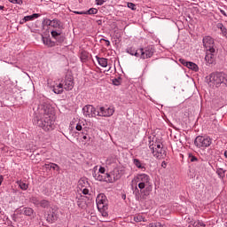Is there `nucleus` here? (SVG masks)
I'll return each instance as SVG.
<instances>
[{
  "mask_svg": "<svg viewBox=\"0 0 227 227\" xmlns=\"http://www.w3.org/2000/svg\"><path fill=\"white\" fill-rule=\"evenodd\" d=\"M82 113L85 118H95V116H98L97 109L91 105L83 106Z\"/></svg>",
  "mask_w": 227,
  "mask_h": 227,
  "instance_id": "nucleus-8",
  "label": "nucleus"
},
{
  "mask_svg": "<svg viewBox=\"0 0 227 227\" xmlns=\"http://www.w3.org/2000/svg\"><path fill=\"white\" fill-rule=\"evenodd\" d=\"M153 52H155V49L153 46H147L145 49H143V53H140V56L142 58H152L153 56Z\"/></svg>",
  "mask_w": 227,
  "mask_h": 227,
  "instance_id": "nucleus-12",
  "label": "nucleus"
},
{
  "mask_svg": "<svg viewBox=\"0 0 227 227\" xmlns=\"http://www.w3.org/2000/svg\"><path fill=\"white\" fill-rule=\"evenodd\" d=\"M161 166H162V168H166V161H163V162L161 163Z\"/></svg>",
  "mask_w": 227,
  "mask_h": 227,
  "instance_id": "nucleus-56",
  "label": "nucleus"
},
{
  "mask_svg": "<svg viewBox=\"0 0 227 227\" xmlns=\"http://www.w3.org/2000/svg\"><path fill=\"white\" fill-rule=\"evenodd\" d=\"M133 194H135L137 201H139V200H141V192H139V188H137V186H136L133 190Z\"/></svg>",
  "mask_w": 227,
  "mask_h": 227,
  "instance_id": "nucleus-22",
  "label": "nucleus"
},
{
  "mask_svg": "<svg viewBox=\"0 0 227 227\" xmlns=\"http://www.w3.org/2000/svg\"><path fill=\"white\" fill-rule=\"evenodd\" d=\"M207 82L209 86H215V88H219L221 84H224L227 87V74L224 73H212L208 79Z\"/></svg>",
  "mask_w": 227,
  "mask_h": 227,
  "instance_id": "nucleus-3",
  "label": "nucleus"
},
{
  "mask_svg": "<svg viewBox=\"0 0 227 227\" xmlns=\"http://www.w3.org/2000/svg\"><path fill=\"white\" fill-rule=\"evenodd\" d=\"M216 174L218 175V176L220 178H224V176H226V170H224L223 168H217Z\"/></svg>",
  "mask_w": 227,
  "mask_h": 227,
  "instance_id": "nucleus-27",
  "label": "nucleus"
},
{
  "mask_svg": "<svg viewBox=\"0 0 227 227\" xmlns=\"http://www.w3.org/2000/svg\"><path fill=\"white\" fill-rule=\"evenodd\" d=\"M95 2L98 6H102L106 3L104 0H95Z\"/></svg>",
  "mask_w": 227,
  "mask_h": 227,
  "instance_id": "nucleus-43",
  "label": "nucleus"
},
{
  "mask_svg": "<svg viewBox=\"0 0 227 227\" xmlns=\"http://www.w3.org/2000/svg\"><path fill=\"white\" fill-rule=\"evenodd\" d=\"M98 10L97 8H90L85 12V15H97Z\"/></svg>",
  "mask_w": 227,
  "mask_h": 227,
  "instance_id": "nucleus-25",
  "label": "nucleus"
},
{
  "mask_svg": "<svg viewBox=\"0 0 227 227\" xmlns=\"http://www.w3.org/2000/svg\"><path fill=\"white\" fill-rule=\"evenodd\" d=\"M23 19L25 20V22H29V20H33V17L31 15L25 16Z\"/></svg>",
  "mask_w": 227,
  "mask_h": 227,
  "instance_id": "nucleus-44",
  "label": "nucleus"
},
{
  "mask_svg": "<svg viewBox=\"0 0 227 227\" xmlns=\"http://www.w3.org/2000/svg\"><path fill=\"white\" fill-rule=\"evenodd\" d=\"M99 173L104 175V173H106V168L104 167L99 168Z\"/></svg>",
  "mask_w": 227,
  "mask_h": 227,
  "instance_id": "nucleus-50",
  "label": "nucleus"
},
{
  "mask_svg": "<svg viewBox=\"0 0 227 227\" xmlns=\"http://www.w3.org/2000/svg\"><path fill=\"white\" fill-rule=\"evenodd\" d=\"M128 52L130 56H141V54H143V48L138 50H128Z\"/></svg>",
  "mask_w": 227,
  "mask_h": 227,
  "instance_id": "nucleus-17",
  "label": "nucleus"
},
{
  "mask_svg": "<svg viewBox=\"0 0 227 227\" xmlns=\"http://www.w3.org/2000/svg\"><path fill=\"white\" fill-rule=\"evenodd\" d=\"M96 203L98 210H102V208H106V207H107V197H106V194L99 193L96 198Z\"/></svg>",
  "mask_w": 227,
  "mask_h": 227,
  "instance_id": "nucleus-9",
  "label": "nucleus"
},
{
  "mask_svg": "<svg viewBox=\"0 0 227 227\" xmlns=\"http://www.w3.org/2000/svg\"><path fill=\"white\" fill-rule=\"evenodd\" d=\"M107 208L108 207H106L105 208L102 209H98L103 217H107L109 215V213H107Z\"/></svg>",
  "mask_w": 227,
  "mask_h": 227,
  "instance_id": "nucleus-31",
  "label": "nucleus"
},
{
  "mask_svg": "<svg viewBox=\"0 0 227 227\" xmlns=\"http://www.w3.org/2000/svg\"><path fill=\"white\" fill-rule=\"evenodd\" d=\"M60 83L63 84L66 91H72L74 90V76L72 75V72L67 71L65 79Z\"/></svg>",
  "mask_w": 227,
  "mask_h": 227,
  "instance_id": "nucleus-7",
  "label": "nucleus"
},
{
  "mask_svg": "<svg viewBox=\"0 0 227 227\" xmlns=\"http://www.w3.org/2000/svg\"><path fill=\"white\" fill-rule=\"evenodd\" d=\"M189 159H190V160H191L192 162H196V161H198V158H197L196 156H194V155H192V154L189 155Z\"/></svg>",
  "mask_w": 227,
  "mask_h": 227,
  "instance_id": "nucleus-41",
  "label": "nucleus"
},
{
  "mask_svg": "<svg viewBox=\"0 0 227 227\" xmlns=\"http://www.w3.org/2000/svg\"><path fill=\"white\" fill-rule=\"evenodd\" d=\"M46 168H51V169H54L55 171H59L61 168L56 163H50L45 165Z\"/></svg>",
  "mask_w": 227,
  "mask_h": 227,
  "instance_id": "nucleus-24",
  "label": "nucleus"
},
{
  "mask_svg": "<svg viewBox=\"0 0 227 227\" xmlns=\"http://www.w3.org/2000/svg\"><path fill=\"white\" fill-rule=\"evenodd\" d=\"M204 60L206 61V65L207 67H210V65H215V59L214 58H205Z\"/></svg>",
  "mask_w": 227,
  "mask_h": 227,
  "instance_id": "nucleus-26",
  "label": "nucleus"
},
{
  "mask_svg": "<svg viewBox=\"0 0 227 227\" xmlns=\"http://www.w3.org/2000/svg\"><path fill=\"white\" fill-rule=\"evenodd\" d=\"M125 198H126V196L124 195V196H123V199L125 200Z\"/></svg>",
  "mask_w": 227,
  "mask_h": 227,
  "instance_id": "nucleus-62",
  "label": "nucleus"
},
{
  "mask_svg": "<svg viewBox=\"0 0 227 227\" xmlns=\"http://www.w3.org/2000/svg\"><path fill=\"white\" fill-rule=\"evenodd\" d=\"M133 164H135L136 168H137L138 169H142V171H145L146 169V168L143 166L141 160H139L138 159H133Z\"/></svg>",
  "mask_w": 227,
  "mask_h": 227,
  "instance_id": "nucleus-18",
  "label": "nucleus"
},
{
  "mask_svg": "<svg viewBox=\"0 0 227 227\" xmlns=\"http://www.w3.org/2000/svg\"><path fill=\"white\" fill-rule=\"evenodd\" d=\"M80 59H81L82 63H84V62H86L87 59L86 58H81Z\"/></svg>",
  "mask_w": 227,
  "mask_h": 227,
  "instance_id": "nucleus-54",
  "label": "nucleus"
},
{
  "mask_svg": "<svg viewBox=\"0 0 227 227\" xmlns=\"http://www.w3.org/2000/svg\"><path fill=\"white\" fill-rule=\"evenodd\" d=\"M10 3H12L13 4H22V0H9Z\"/></svg>",
  "mask_w": 227,
  "mask_h": 227,
  "instance_id": "nucleus-42",
  "label": "nucleus"
},
{
  "mask_svg": "<svg viewBox=\"0 0 227 227\" xmlns=\"http://www.w3.org/2000/svg\"><path fill=\"white\" fill-rule=\"evenodd\" d=\"M0 10H4V6L0 5Z\"/></svg>",
  "mask_w": 227,
  "mask_h": 227,
  "instance_id": "nucleus-59",
  "label": "nucleus"
},
{
  "mask_svg": "<svg viewBox=\"0 0 227 227\" xmlns=\"http://www.w3.org/2000/svg\"><path fill=\"white\" fill-rule=\"evenodd\" d=\"M102 40H103V42H106V47H109V45H111V42H109V40H107V39H101L100 42H102Z\"/></svg>",
  "mask_w": 227,
  "mask_h": 227,
  "instance_id": "nucleus-46",
  "label": "nucleus"
},
{
  "mask_svg": "<svg viewBox=\"0 0 227 227\" xmlns=\"http://www.w3.org/2000/svg\"><path fill=\"white\" fill-rule=\"evenodd\" d=\"M19 187L22 190V191H27V184L22 182V181H18L17 182Z\"/></svg>",
  "mask_w": 227,
  "mask_h": 227,
  "instance_id": "nucleus-29",
  "label": "nucleus"
},
{
  "mask_svg": "<svg viewBox=\"0 0 227 227\" xmlns=\"http://www.w3.org/2000/svg\"><path fill=\"white\" fill-rule=\"evenodd\" d=\"M74 13H75V15H86V12H77V11H74Z\"/></svg>",
  "mask_w": 227,
  "mask_h": 227,
  "instance_id": "nucleus-47",
  "label": "nucleus"
},
{
  "mask_svg": "<svg viewBox=\"0 0 227 227\" xmlns=\"http://www.w3.org/2000/svg\"><path fill=\"white\" fill-rule=\"evenodd\" d=\"M127 6H128V8H129V10H133V12L137 10V6L134 3L129 2L127 4Z\"/></svg>",
  "mask_w": 227,
  "mask_h": 227,
  "instance_id": "nucleus-35",
  "label": "nucleus"
},
{
  "mask_svg": "<svg viewBox=\"0 0 227 227\" xmlns=\"http://www.w3.org/2000/svg\"><path fill=\"white\" fill-rule=\"evenodd\" d=\"M137 184H138V189L143 191L146 189L150 191L152 189V183H150V176L146 174H140L137 176Z\"/></svg>",
  "mask_w": 227,
  "mask_h": 227,
  "instance_id": "nucleus-5",
  "label": "nucleus"
},
{
  "mask_svg": "<svg viewBox=\"0 0 227 227\" xmlns=\"http://www.w3.org/2000/svg\"><path fill=\"white\" fill-rule=\"evenodd\" d=\"M133 221H135V223H145V217H143L141 215H137L134 216Z\"/></svg>",
  "mask_w": 227,
  "mask_h": 227,
  "instance_id": "nucleus-30",
  "label": "nucleus"
},
{
  "mask_svg": "<svg viewBox=\"0 0 227 227\" xmlns=\"http://www.w3.org/2000/svg\"><path fill=\"white\" fill-rule=\"evenodd\" d=\"M113 84L114 86H120L121 84V78L118 77V78L113 79Z\"/></svg>",
  "mask_w": 227,
  "mask_h": 227,
  "instance_id": "nucleus-33",
  "label": "nucleus"
},
{
  "mask_svg": "<svg viewBox=\"0 0 227 227\" xmlns=\"http://www.w3.org/2000/svg\"><path fill=\"white\" fill-rule=\"evenodd\" d=\"M125 198H126V196L124 195V196H123V199L125 200Z\"/></svg>",
  "mask_w": 227,
  "mask_h": 227,
  "instance_id": "nucleus-61",
  "label": "nucleus"
},
{
  "mask_svg": "<svg viewBox=\"0 0 227 227\" xmlns=\"http://www.w3.org/2000/svg\"><path fill=\"white\" fill-rule=\"evenodd\" d=\"M223 36H224L227 39V29L225 28L223 32H222Z\"/></svg>",
  "mask_w": 227,
  "mask_h": 227,
  "instance_id": "nucleus-51",
  "label": "nucleus"
},
{
  "mask_svg": "<svg viewBox=\"0 0 227 227\" xmlns=\"http://www.w3.org/2000/svg\"><path fill=\"white\" fill-rule=\"evenodd\" d=\"M39 205L42 207V208H49L51 207V202L47 200H40Z\"/></svg>",
  "mask_w": 227,
  "mask_h": 227,
  "instance_id": "nucleus-21",
  "label": "nucleus"
},
{
  "mask_svg": "<svg viewBox=\"0 0 227 227\" xmlns=\"http://www.w3.org/2000/svg\"><path fill=\"white\" fill-rule=\"evenodd\" d=\"M203 47L206 51L205 58H212L217 54V48L215 47V42L210 35H206L202 39Z\"/></svg>",
  "mask_w": 227,
  "mask_h": 227,
  "instance_id": "nucleus-2",
  "label": "nucleus"
},
{
  "mask_svg": "<svg viewBox=\"0 0 227 227\" xmlns=\"http://www.w3.org/2000/svg\"><path fill=\"white\" fill-rule=\"evenodd\" d=\"M76 130H82V126L81 124H77Z\"/></svg>",
  "mask_w": 227,
  "mask_h": 227,
  "instance_id": "nucleus-52",
  "label": "nucleus"
},
{
  "mask_svg": "<svg viewBox=\"0 0 227 227\" xmlns=\"http://www.w3.org/2000/svg\"><path fill=\"white\" fill-rule=\"evenodd\" d=\"M216 27H217L218 29H220L222 33L226 29V27H224V25H223V23H218V24L216 25Z\"/></svg>",
  "mask_w": 227,
  "mask_h": 227,
  "instance_id": "nucleus-37",
  "label": "nucleus"
},
{
  "mask_svg": "<svg viewBox=\"0 0 227 227\" xmlns=\"http://www.w3.org/2000/svg\"><path fill=\"white\" fill-rule=\"evenodd\" d=\"M43 43L44 45H47V47H54V45H56V43L52 42L49 37L43 36Z\"/></svg>",
  "mask_w": 227,
  "mask_h": 227,
  "instance_id": "nucleus-15",
  "label": "nucleus"
},
{
  "mask_svg": "<svg viewBox=\"0 0 227 227\" xmlns=\"http://www.w3.org/2000/svg\"><path fill=\"white\" fill-rule=\"evenodd\" d=\"M105 182H107L108 184H113V182H114V179L111 177V175L106 174Z\"/></svg>",
  "mask_w": 227,
  "mask_h": 227,
  "instance_id": "nucleus-32",
  "label": "nucleus"
},
{
  "mask_svg": "<svg viewBox=\"0 0 227 227\" xmlns=\"http://www.w3.org/2000/svg\"><path fill=\"white\" fill-rule=\"evenodd\" d=\"M32 16V20H35V19H38V17H40V14L38 13H34L31 15Z\"/></svg>",
  "mask_w": 227,
  "mask_h": 227,
  "instance_id": "nucleus-48",
  "label": "nucleus"
},
{
  "mask_svg": "<svg viewBox=\"0 0 227 227\" xmlns=\"http://www.w3.org/2000/svg\"><path fill=\"white\" fill-rule=\"evenodd\" d=\"M57 219L58 215L54 212V209H51V211H50V213L47 215L46 221H48V223H54V221H57Z\"/></svg>",
  "mask_w": 227,
  "mask_h": 227,
  "instance_id": "nucleus-13",
  "label": "nucleus"
},
{
  "mask_svg": "<svg viewBox=\"0 0 227 227\" xmlns=\"http://www.w3.org/2000/svg\"><path fill=\"white\" fill-rule=\"evenodd\" d=\"M46 24L51 26V27H55V29H63V23L58 19H54L52 20H48Z\"/></svg>",
  "mask_w": 227,
  "mask_h": 227,
  "instance_id": "nucleus-11",
  "label": "nucleus"
},
{
  "mask_svg": "<svg viewBox=\"0 0 227 227\" xmlns=\"http://www.w3.org/2000/svg\"><path fill=\"white\" fill-rule=\"evenodd\" d=\"M220 12L222 15H223L224 17H227L226 12H224L223 10H221Z\"/></svg>",
  "mask_w": 227,
  "mask_h": 227,
  "instance_id": "nucleus-53",
  "label": "nucleus"
},
{
  "mask_svg": "<svg viewBox=\"0 0 227 227\" xmlns=\"http://www.w3.org/2000/svg\"><path fill=\"white\" fill-rule=\"evenodd\" d=\"M63 83H59V85L53 86V92L56 93V95H61L63 93Z\"/></svg>",
  "mask_w": 227,
  "mask_h": 227,
  "instance_id": "nucleus-14",
  "label": "nucleus"
},
{
  "mask_svg": "<svg viewBox=\"0 0 227 227\" xmlns=\"http://www.w3.org/2000/svg\"><path fill=\"white\" fill-rule=\"evenodd\" d=\"M154 227H166L165 224L160 223V222L155 223Z\"/></svg>",
  "mask_w": 227,
  "mask_h": 227,
  "instance_id": "nucleus-45",
  "label": "nucleus"
},
{
  "mask_svg": "<svg viewBox=\"0 0 227 227\" xmlns=\"http://www.w3.org/2000/svg\"><path fill=\"white\" fill-rule=\"evenodd\" d=\"M149 226L153 227V226H155V223H150Z\"/></svg>",
  "mask_w": 227,
  "mask_h": 227,
  "instance_id": "nucleus-58",
  "label": "nucleus"
},
{
  "mask_svg": "<svg viewBox=\"0 0 227 227\" xmlns=\"http://www.w3.org/2000/svg\"><path fill=\"white\" fill-rule=\"evenodd\" d=\"M20 24H26V20H24V18L20 21Z\"/></svg>",
  "mask_w": 227,
  "mask_h": 227,
  "instance_id": "nucleus-55",
  "label": "nucleus"
},
{
  "mask_svg": "<svg viewBox=\"0 0 227 227\" xmlns=\"http://www.w3.org/2000/svg\"><path fill=\"white\" fill-rule=\"evenodd\" d=\"M82 139L86 140V139H88V137H87L86 135H84V136L82 137Z\"/></svg>",
  "mask_w": 227,
  "mask_h": 227,
  "instance_id": "nucleus-57",
  "label": "nucleus"
},
{
  "mask_svg": "<svg viewBox=\"0 0 227 227\" xmlns=\"http://www.w3.org/2000/svg\"><path fill=\"white\" fill-rule=\"evenodd\" d=\"M186 67L189 68L190 70H193V72H198V70L200 69L198 67V65H196V63H193L191 61H188Z\"/></svg>",
  "mask_w": 227,
  "mask_h": 227,
  "instance_id": "nucleus-20",
  "label": "nucleus"
},
{
  "mask_svg": "<svg viewBox=\"0 0 227 227\" xmlns=\"http://www.w3.org/2000/svg\"><path fill=\"white\" fill-rule=\"evenodd\" d=\"M193 226H198V227L202 226V227H205L207 225L202 221H198L197 223L195 222L193 223Z\"/></svg>",
  "mask_w": 227,
  "mask_h": 227,
  "instance_id": "nucleus-40",
  "label": "nucleus"
},
{
  "mask_svg": "<svg viewBox=\"0 0 227 227\" xmlns=\"http://www.w3.org/2000/svg\"><path fill=\"white\" fill-rule=\"evenodd\" d=\"M194 145L197 148L205 150V148H208L212 145V138L210 137L198 136L194 140Z\"/></svg>",
  "mask_w": 227,
  "mask_h": 227,
  "instance_id": "nucleus-6",
  "label": "nucleus"
},
{
  "mask_svg": "<svg viewBox=\"0 0 227 227\" xmlns=\"http://www.w3.org/2000/svg\"><path fill=\"white\" fill-rule=\"evenodd\" d=\"M30 201L31 203H33V205H35V207H39L40 206V200L37 197L32 196L30 198Z\"/></svg>",
  "mask_w": 227,
  "mask_h": 227,
  "instance_id": "nucleus-28",
  "label": "nucleus"
},
{
  "mask_svg": "<svg viewBox=\"0 0 227 227\" xmlns=\"http://www.w3.org/2000/svg\"><path fill=\"white\" fill-rule=\"evenodd\" d=\"M114 114V107H104L101 106L99 110H98V116H104L106 118H109Z\"/></svg>",
  "mask_w": 227,
  "mask_h": 227,
  "instance_id": "nucleus-10",
  "label": "nucleus"
},
{
  "mask_svg": "<svg viewBox=\"0 0 227 227\" xmlns=\"http://www.w3.org/2000/svg\"><path fill=\"white\" fill-rule=\"evenodd\" d=\"M21 212L24 215H27L28 217H31V215H33V214L35 213V210H33V208L31 207H23Z\"/></svg>",
  "mask_w": 227,
  "mask_h": 227,
  "instance_id": "nucleus-16",
  "label": "nucleus"
},
{
  "mask_svg": "<svg viewBox=\"0 0 227 227\" xmlns=\"http://www.w3.org/2000/svg\"><path fill=\"white\" fill-rule=\"evenodd\" d=\"M94 178L96 180H98L99 182H105V180H106V177H104V176H101L100 174H98V176L95 175Z\"/></svg>",
  "mask_w": 227,
  "mask_h": 227,
  "instance_id": "nucleus-34",
  "label": "nucleus"
},
{
  "mask_svg": "<svg viewBox=\"0 0 227 227\" xmlns=\"http://www.w3.org/2000/svg\"><path fill=\"white\" fill-rule=\"evenodd\" d=\"M61 30L62 29H59V30H51V35L52 36V38H54L55 40L61 35Z\"/></svg>",
  "mask_w": 227,
  "mask_h": 227,
  "instance_id": "nucleus-23",
  "label": "nucleus"
},
{
  "mask_svg": "<svg viewBox=\"0 0 227 227\" xmlns=\"http://www.w3.org/2000/svg\"><path fill=\"white\" fill-rule=\"evenodd\" d=\"M82 194H89L90 193V190H88L87 188H83L82 191Z\"/></svg>",
  "mask_w": 227,
  "mask_h": 227,
  "instance_id": "nucleus-49",
  "label": "nucleus"
},
{
  "mask_svg": "<svg viewBox=\"0 0 227 227\" xmlns=\"http://www.w3.org/2000/svg\"><path fill=\"white\" fill-rule=\"evenodd\" d=\"M96 60L98 61V65H100V67H103V68H106V67H107V59L96 58Z\"/></svg>",
  "mask_w": 227,
  "mask_h": 227,
  "instance_id": "nucleus-19",
  "label": "nucleus"
},
{
  "mask_svg": "<svg viewBox=\"0 0 227 227\" xmlns=\"http://www.w3.org/2000/svg\"><path fill=\"white\" fill-rule=\"evenodd\" d=\"M149 148L155 159H165L166 155H168V153L166 152V149H164V145L160 142H150L149 143Z\"/></svg>",
  "mask_w": 227,
  "mask_h": 227,
  "instance_id": "nucleus-4",
  "label": "nucleus"
},
{
  "mask_svg": "<svg viewBox=\"0 0 227 227\" xmlns=\"http://www.w3.org/2000/svg\"><path fill=\"white\" fill-rule=\"evenodd\" d=\"M224 157L227 159V151L224 152Z\"/></svg>",
  "mask_w": 227,
  "mask_h": 227,
  "instance_id": "nucleus-60",
  "label": "nucleus"
},
{
  "mask_svg": "<svg viewBox=\"0 0 227 227\" xmlns=\"http://www.w3.org/2000/svg\"><path fill=\"white\" fill-rule=\"evenodd\" d=\"M86 184H88L87 181L80 180L78 185H79V187H81V189H82L83 187H86Z\"/></svg>",
  "mask_w": 227,
  "mask_h": 227,
  "instance_id": "nucleus-38",
  "label": "nucleus"
},
{
  "mask_svg": "<svg viewBox=\"0 0 227 227\" xmlns=\"http://www.w3.org/2000/svg\"><path fill=\"white\" fill-rule=\"evenodd\" d=\"M36 125L45 132L54 130V108L49 104V100L43 99L37 107L35 112Z\"/></svg>",
  "mask_w": 227,
  "mask_h": 227,
  "instance_id": "nucleus-1",
  "label": "nucleus"
},
{
  "mask_svg": "<svg viewBox=\"0 0 227 227\" xmlns=\"http://www.w3.org/2000/svg\"><path fill=\"white\" fill-rule=\"evenodd\" d=\"M179 63H181V65H184V67H187L189 61L185 60V59H179Z\"/></svg>",
  "mask_w": 227,
  "mask_h": 227,
  "instance_id": "nucleus-39",
  "label": "nucleus"
},
{
  "mask_svg": "<svg viewBox=\"0 0 227 227\" xmlns=\"http://www.w3.org/2000/svg\"><path fill=\"white\" fill-rule=\"evenodd\" d=\"M55 40H57L59 43H63L65 42V36L61 35L60 34V35L58 36Z\"/></svg>",
  "mask_w": 227,
  "mask_h": 227,
  "instance_id": "nucleus-36",
  "label": "nucleus"
}]
</instances>
